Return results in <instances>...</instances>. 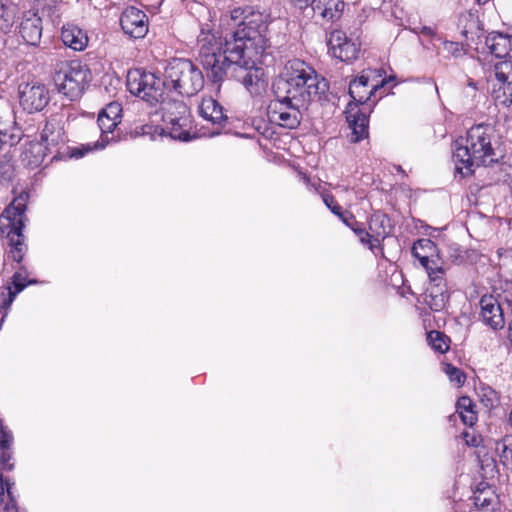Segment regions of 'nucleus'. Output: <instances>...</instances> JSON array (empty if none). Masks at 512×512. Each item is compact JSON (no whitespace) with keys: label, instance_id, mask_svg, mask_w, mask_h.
I'll use <instances>...</instances> for the list:
<instances>
[{"label":"nucleus","instance_id":"5","mask_svg":"<svg viewBox=\"0 0 512 512\" xmlns=\"http://www.w3.org/2000/svg\"><path fill=\"white\" fill-rule=\"evenodd\" d=\"M14 195L12 201L4 208L1 216L8 221L7 225L1 227V232L5 233L8 250L4 254L5 260H12L21 263L28 251L25 243L24 229L29 221L26 212L30 193L22 190L17 193L16 189L12 190Z\"/></svg>","mask_w":512,"mask_h":512},{"label":"nucleus","instance_id":"52","mask_svg":"<svg viewBox=\"0 0 512 512\" xmlns=\"http://www.w3.org/2000/svg\"><path fill=\"white\" fill-rule=\"evenodd\" d=\"M28 281H31V282H32V285L37 283V280H36V279H28Z\"/></svg>","mask_w":512,"mask_h":512},{"label":"nucleus","instance_id":"26","mask_svg":"<svg viewBox=\"0 0 512 512\" xmlns=\"http://www.w3.org/2000/svg\"><path fill=\"white\" fill-rule=\"evenodd\" d=\"M114 136L99 138L97 141L93 143H87V144H81L80 146L76 147H70V146H64L65 151L63 153H66L68 155V158H75L80 159L87 155L89 152L96 151V150H102L104 149L109 143L116 142Z\"/></svg>","mask_w":512,"mask_h":512},{"label":"nucleus","instance_id":"36","mask_svg":"<svg viewBox=\"0 0 512 512\" xmlns=\"http://www.w3.org/2000/svg\"><path fill=\"white\" fill-rule=\"evenodd\" d=\"M349 227L359 237L360 242L364 245H368V247L371 251H374V249H376L380 246V245H373L372 240H374V237L371 234V232L369 233L364 228L359 227L358 223L355 221L354 218H353V220L350 221Z\"/></svg>","mask_w":512,"mask_h":512},{"label":"nucleus","instance_id":"46","mask_svg":"<svg viewBox=\"0 0 512 512\" xmlns=\"http://www.w3.org/2000/svg\"><path fill=\"white\" fill-rule=\"evenodd\" d=\"M6 496L11 498L10 482H0V505L4 503Z\"/></svg>","mask_w":512,"mask_h":512},{"label":"nucleus","instance_id":"25","mask_svg":"<svg viewBox=\"0 0 512 512\" xmlns=\"http://www.w3.org/2000/svg\"><path fill=\"white\" fill-rule=\"evenodd\" d=\"M369 230L374 237L373 245H380L391 232L390 219L382 213H374L369 221Z\"/></svg>","mask_w":512,"mask_h":512},{"label":"nucleus","instance_id":"1","mask_svg":"<svg viewBox=\"0 0 512 512\" xmlns=\"http://www.w3.org/2000/svg\"><path fill=\"white\" fill-rule=\"evenodd\" d=\"M230 15L238 23L223 36L206 24L201 26L197 37L205 81L216 94L220 93L222 83L233 78L239 69L268 66L273 61L269 36L270 13L258 6L246 5L234 8Z\"/></svg>","mask_w":512,"mask_h":512},{"label":"nucleus","instance_id":"47","mask_svg":"<svg viewBox=\"0 0 512 512\" xmlns=\"http://www.w3.org/2000/svg\"><path fill=\"white\" fill-rule=\"evenodd\" d=\"M0 136L8 141V143H6L5 145L13 146L18 142L16 136L9 135L7 132H3L2 130H0Z\"/></svg>","mask_w":512,"mask_h":512},{"label":"nucleus","instance_id":"32","mask_svg":"<svg viewBox=\"0 0 512 512\" xmlns=\"http://www.w3.org/2000/svg\"><path fill=\"white\" fill-rule=\"evenodd\" d=\"M427 341L433 350L445 353L449 349V339L439 331H430L427 334Z\"/></svg>","mask_w":512,"mask_h":512},{"label":"nucleus","instance_id":"44","mask_svg":"<svg viewBox=\"0 0 512 512\" xmlns=\"http://www.w3.org/2000/svg\"><path fill=\"white\" fill-rule=\"evenodd\" d=\"M7 2L8 0H0V19L5 22L6 27H9L11 25L12 15Z\"/></svg>","mask_w":512,"mask_h":512},{"label":"nucleus","instance_id":"34","mask_svg":"<svg viewBox=\"0 0 512 512\" xmlns=\"http://www.w3.org/2000/svg\"><path fill=\"white\" fill-rule=\"evenodd\" d=\"M499 268L503 275L512 280V248L499 249Z\"/></svg>","mask_w":512,"mask_h":512},{"label":"nucleus","instance_id":"2","mask_svg":"<svg viewBox=\"0 0 512 512\" xmlns=\"http://www.w3.org/2000/svg\"><path fill=\"white\" fill-rule=\"evenodd\" d=\"M205 77L198 66L190 59L172 58L165 67L164 79L143 69L129 71L128 91L154 106L163 102L165 91H173L185 97L196 95L203 89Z\"/></svg>","mask_w":512,"mask_h":512},{"label":"nucleus","instance_id":"31","mask_svg":"<svg viewBox=\"0 0 512 512\" xmlns=\"http://www.w3.org/2000/svg\"><path fill=\"white\" fill-rule=\"evenodd\" d=\"M495 452L504 465L512 464V435H506L497 441Z\"/></svg>","mask_w":512,"mask_h":512},{"label":"nucleus","instance_id":"42","mask_svg":"<svg viewBox=\"0 0 512 512\" xmlns=\"http://www.w3.org/2000/svg\"><path fill=\"white\" fill-rule=\"evenodd\" d=\"M299 175L303 183L310 191H313L316 194H320V178L317 175L311 177L304 172H300Z\"/></svg>","mask_w":512,"mask_h":512},{"label":"nucleus","instance_id":"27","mask_svg":"<svg viewBox=\"0 0 512 512\" xmlns=\"http://www.w3.org/2000/svg\"><path fill=\"white\" fill-rule=\"evenodd\" d=\"M438 252L436 244L427 238L417 240L412 246V254L419 262L434 257Z\"/></svg>","mask_w":512,"mask_h":512},{"label":"nucleus","instance_id":"11","mask_svg":"<svg viewBox=\"0 0 512 512\" xmlns=\"http://www.w3.org/2000/svg\"><path fill=\"white\" fill-rule=\"evenodd\" d=\"M309 104L293 100L288 101L275 97L268 105V116L272 122L288 129H294L300 124V108Z\"/></svg>","mask_w":512,"mask_h":512},{"label":"nucleus","instance_id":"39","mask_svg":"<svg viewBox=\"0 0 512 512\" xmlns=\"http://www.w3.org/2000/svg\"><path fill=\"white\" fill-rule=\"evenodd\" d=\"M13 441L12 431L4 425V421L0 418V451L11 450Z\"/></svg>","mask_w":512,"mask_h":512},{"label":"nucleus","instance_id":"4","mask_svg":"<svg viewBox=\"0 0 512 512\" xmlns=\"http://www.w3.org/2000/svg\"><path fill=\"white\" fill-rule=\"evenodd\" d=\"M320 80L317 71L300 59L289 60L283 72L274 80L272 91L275 97L307 104L320 100Z\"/></svg>","mask_w":512,"mask_h":512},{"label":"nucleus","instance_id":"8","mask_svg":"<svg viewBox=\"0 0 512 512\" xmlns=\"http://www.w3.org/2000/svg\"><path fill=\"white\" fill-rule=\"evenodd\" d=\"M53 81L60 94L70 101H76L88 87L91 71L87 64L79 60L66 61L55 71Z\"/></svg>","mask_w":512,"mask_h":512},{"label":"nucleus","instance_id":"43","mask_svg":"<svg viewBox=\"0 0 512 512\" xmlns=\"http://www.w3.org/2000/svg\"><path fill=\"white\" fill-rule=\"evenodd\" d=\"M443 51L446 52L450 56L459 57L464 54V47H463V45H461L457 42L444 41L443 42Z\"/></svg>","mask_w":512,"mask_h":512},{"label":"nucleus","instance_id":"20","mask_svg":"<svg viewBox=\"0 0 512 512\" xmlns=\"http://www.w3.org/2000/svg\"><path fill=\"white\" fill-rule=\"evenodd\" d=\"M63 44L73 51H83L88 45V35L85 30L74 24L63 25L61 29Z\"/></svg>","mask_w":512,"mask_h":512},{"label":"nucleus","instance_id":"28","mask_svg":"<svg viewBox=\"0 0 512 512\" xmlns=\"http://www.w3.org/2000/svg\"><path fill=\"white\" fill-rule=\"evenodd\" d=\"M512 40L502 34L490 38L489 48L491 53L497 58H506L510 56Z\"/></svg>","mask_w":512,"mask_h":512},{"label":"nucleus","instance_id":"35","mask_svg":"<svg viewBox=\"0 0 512 512\" xmlns=\"http://www.w3.org/2000/svg\"><path fill=\"white\" fill-rule=\"evenodd\" d=\"M97 124L101 131L100 138H103L104 136L110 137L109 134H113L114 130L119 125L116 120L111 117H107V115L103 114L101 111L98 113Z\"/></svg>","mask_w":512,"mask_h":512},{"label":"nucleus","instance_id":"45","mask_svg":"<svg viewBox=\"0 0 512 512\" xmlns=\"http://www.w3.org/2000/svg\"><path fill=\"white\" fill-rule=\"evenodd\" d=\"M294 5L300 10H305L311 7L313 11L320 9V0H292Z\"/></svg>","mask_w":512,"mask_h":512},{"label":"nucleus","instance_id":"3","mask_svg":"<svg viewBox=\"0 0 512 512\" xmlns=\"http://www.w3.org/2000/svg\"><path fill=\"white\" fill-rule=\"evenodd\" d=\"M493 129L488 125L471 127L466 136L457 138L453 144L455 171L462 177L471 175L474 167L496 162L492 145Z\"/></svg>","mask_w":512,"mask_h":512},{"label":"nucleus","instance_id":"37","mask_svg":"<svg viewBox=\"0 0 512 512\" xmlns=\"http://www.w3.org/2000/svg\"><path fill=\"white\" fill-rule=\"evenodd\" d=\"M443 371L448 376L449 380L452 383H455L457 386H462L465 383V380H466L465 374L460 369L453 366L452 364H449V363L444 364Z\"/></svg>","mask_w":512,"mask_h":512},{"label":"nucleus","instance_id":"50","mask_svg":"<svg viewBox=\"0 0 512 512\" xmlns=\"http://www.w3.org/2000/svg\"><path fill=\"white\" fill-rule=\"evenodd\" d=\"M237 135H239L240 137H243V138H251L252 137L250 134H247V133H237Z\"/></svg>","mask_w":512,"mask_h":512},{"label":"nucleus","instance_id":"23","mask_svg":"<svg viewBox=\"0 0 512 512\" xmlns=\"http://www.w3.org/2000/svg\"><path fill=\"white\" fill-rule=\"evenodd\" d=\"M48 153V147L41 140L31 141L25 145L21 159L25 166L35 169L43 163Z\"/></svg>","mask_w":512,"mask_h":512},{"label":"nucleus","instance_id":"6","mask_svg":"<svg viewBox=\"0 0 512 512\" xmlns=\"http://www.w3.org/2000/svg\"><path fill=\"white\" fill-rule=\"evenodd\" d=\"M376 71L365 70L360 76L350 82L349 94L352 101L345 110L346 120L352 130L350 141L357 143L368 136L367 111L361 110L359 105L365 104L371 96L382 87L385 80L376 81Z\"/></svg>","mask_w":512,"mask_h":512},{"label":"nucleus","instance_id":"38","mask_svg":"<svg viewBox=\"0 0 512 512\" xmlns=\"http://www.w3.org/2000/svg\"><path fill=\"white\" fill-rule=\"evenodd\" d=\"M14 458L12 450L0 451V480H9L3 476V471H11L14 468Z\"/></svg>","mask_w":512,"mask_h":512},{"label":"nucleus","instance_id":"17","mask_svg":"<svg viewBox=\"0 0 512 512\" xmlns=\"http://www.w3.org/2000/svg\"><path fill=\"white\" fill-rule=\"evenodd\" d=\"M479 304L482 322L493 330L502 329L505 319L498 300L492 295H484Z\"/></svg>","mask_w":512,"mask_h":512},{"label":"nucleus","instance_id":"13","mask_svg":"<svg viewBox=\"0 0 512 512\" xmlns=\"http://www.w3.org/2000/svg\"><path fill=\"white\" fill-rule=\"evenodd\" d=\"M120 26L125 35L132 39H142L148 33V16L144 11L128 6L120 15Z\"/></svg>","mask_w":512,"mask_h":512},{"label":"nucleus","instance_id":"48","mask_svg":"<svg viewBox=\"0 0 512 512\" xmlns=\"http://www.w3.org/2000/svg\"><path fill=\"white\" fill-rule=\"evenodd\" d=\"M253 125L255 126V129L259 132V133H262L263 135L265 134V132H260V129L263 126H266V123L261 120V119H258V120H253Z\"/></svg>","mask_w":512,"mask_h":512},{"label":"nucleus","instance_id":"54","mask_svg":"<svg viewBox=\"0 0 512 512\" xmlns=\"http://www.w3.org/2000/svg\"><path fill=\"white\" fill-rule=\"evenodd\" d=\"M54 2H57V0H53Z\"/></svg>","mask_w":512,"mask_h":512},{"label":"nucleus","instance_id":"19","mask_svg":"<svg viewBox=\"0 0 512 512\" xmlns=\"http://www.w3.org/2000/svg\"><path fill=\"white\" fill-rule=\"evenodd\" d=\"M199 115L214 125L225 127L229 121L224 107L213 97L203 98L199 107Z\"/></svg>","mask_w":512,"mask_h":512},{"label":"nucleus","instance_id":"22","mask_svg":"<svg viewBox=\"0 0 512 512\" xmlns=\"http://www.w3.org/2000/svg\"><path fill=\"white\" fill-rule=\"evenodd\" d=\"M474 505L486 511H493L498 504V495L492 485L488 482H478L473 488Z\"/></svg>","mask_w":512,"mask_h":512},{"label":"nucleus","instance_id":"49","mask_svg":"<svg viewBox=\"0 0 512 512\" xmlns=\"http://www.w3.org/2000/svg\"><path fill=\"white\" fill-rule=\"evenodd\" d=\"M5 509H6L8 512H17V508H16V506H15L14 504H13L11 507H10L8 504H6V505H5Z\"/></svg>","mask_w":512,"mask_h":512},{"label":"nucleus","instance_id":"51","mask_svg":"<svg viewBox=\"0 0 512 512\" xmlns=\"http://www.w3.org/2000/svg\"><path fill=\"white\" fill-rule=\"evenodd\" d=\"M479 4H485L487 3L489 0H476Z\"/></svg>","mask_w":512,"mask_h":512},{"label":"nucleus","instance_id":"16","mask_svg":"<svg viewBox=\"0 0 512 512\" xmlns=\"http://www.w3.org/2000/svg\"><path fill=\"white\" fill-rule=\"evenodd\" d=\"M40 140L48 147L49 154H52V149H55L52 160H61L63 158V154L58 146L65 144L66 136L59 122L55 119L47 120L40 133Z\"/></svg>","mask_w":512,"mask_h":512},{"label":"nucleus","instance_id":"9","mask_svg":"<svg viewBox=\"0 0 512 512\" xmlns=\"http://www.w3.org/2000/svg\"><path fill=\"white\" fill-rule=\"evenodd\" d=\"M421 266L426 270L430 284L427 288L425 302L434 311L442 310L449 300V289L446 282V268L439 255L420 261Z\"/></svg>","mask_w":512,"mask_h":512},{"label":"nucleus","instance_id":"53","mask_svg":"<svg viewBox=\"0 0 512 512\" xmlns=\"http://www.w3.org/2000/svg\"><path fill=\"white\" fill-rule=\"evenodd\" d=\"M322 84L326 82V80L322 77L321 78Z\"/></svg>","mask_w":512,"mask_h":512},{"label":"nucleus","instance_id":"40","mask_svg":"<svg viewBox=\"0 0 512 512\" xmlns=\"http://www.w3.org/2000/svg\"><path fill=\"white\" fill-rule=\"evenodd\" d=\"M100 111L103 112V114H106L107 117H111L114 120H116L117 123H119V124L121 123L122 112H123L121 103H119L117 101L110 102L104 108H102Z\"/></svg>","mask_w":512,"mask_h":512},{"label":"nucleus","instance_id":"29","mask_svg":"<svg viewBox=\"0 0 512 512\" xmlns=\"http://www.w3.org/2000/svg\"><path fill=\"white\" fill-rule=\"evenodd\" d=\"M474 404L469 397H461L457 401V411L464 424L473 426L477 421V415L474 411Z\"/></svg>","mask_w":512,"mask_h":512},{"label":"nucleus","instance_id":"41","mask_svg":"<svg viewBox=\"0 0 512 512\" xmlns=\"http://www.w3.org/2000/svg\"><path fill=\"white\" fill-rule=\"evenodd\" d=\"M15 177L14 165L10 162L0 163V181L1 183H11Z\"/></svg>","mask_w":512,"mask_h":512},{"label":"nucleus","instance_id":"33","mask_svg":"<svg viewBox=\"0 0 512 512\" xmlns=\"http://www.w3.org/2000/svg\"><path fill=\"white\" fill-rule=\"evenodd\" d=\"M324 204L330 209V211L338 216L347 226H350V221L353 220V216L348 212H343L342 207L336 202V200L330 195H323Z\"/></svg>","mask_w":512,"mask_h":512},{"label":"nucleus","instance_id":"24","mask_svg":"<svg viewBox=\"0 0 512 512\" xmlns=\"http://www.w3.org/2000/svg\"><path fill=\"white\" fill-rule=\"evenodd\" d=\"M26 271L25 266L21 265L19 270L12 275L11 286L8 287L7 294L2 293L4 306L10 307L16 295L21 293L29 285H32V282L28 281V279L22 275V272L26 273Z\"/></svg>","mask_w":512,"mask_h":512},{"label":"nucleus","instance_id":"7","mask_svg":"<svg viewBox=\"0 0 512 512\" xmlns=\"http://www.w3.org/2000/svg\"><path fill=\"white\" fill-rule=\"evenodd\" d=\"M163 107L162 120L166 127L162 126H148L143 127V133H151L159 136H168L172 140L180 142H190L197 138L195 132H191V119L188 106L183 101H173Z\"/></svg>","mask_w":512,"mask_h":512},{"label":"nucleus","instance_id":"10","mask_svg":"<svg viewBox=\"0 0 512 512\" xmlns=\"http://www.w3.org/2000/svg\"><path fill=\"white\" fill-rule=\"evenodd\" d=\"M50 99V91L44 83L32 80L18 86L19 105L28 114L42 112Z\"/></svg>","mask_w":512,"mask_h":512},{"label":"nucleus","instance_id":"12","mask_svg":"<svg viewBox=\"0 0 512 512\" xmlns=\"http://www.w3.org/2000/svg\"><path fill=\"white\" fill-rule=\"evenodd\" d=\"M327 47L328 53L332 57L343 62L356 60L360 53V43L358 39L348 37L347 34L340 29L330 31L327 39Z\"/></svg>","mask_w":512,"mask_h":512},{"label":"nucleus","instance_id":"15","mask_svg":"<svg viewBox=\"0 0 512 512\" xmlns=\"http://www.w3.org/2000/svg\"><path fill=\"white\" fill-rule=\"evenodd\" d=\"M233 79L239 81L252 97L262 96L268 86L259 65H255L253 68L239 69Z\"/></svg>","mask_w":512,"mask_h":512},{"label":"nucleus","instance_id":"14","mask_svg":"<svg viewBox=\"0 0 512 512\" xmlns=\"http://www.w3.org/2000/svg\"><path fill=\"white\" fill-rule=\"evenodd\" d=\"M496 83L493 84V98L503 104L512 103V61L503 60L495 64Z\"/></svg>","mask_w":512,"mask_h":512},{"label":"nucleus","instance_id":"21","mask_svg":"<svg viewBox=\"0 0 512 512\" xmlns=\"http://www.w3.org/2000/svg\"><path fill=\"white\" fill-rule=\"evenodd\" d=\"M458 28L467 43H476L482 36V28L476 13L466 11L458 20Z\"/></svg>","mask_w":512,"mask_h":512},{"label":"nucleus","instance_id":"18","mask_svg":"<svg viewBox=\"0 0 512 512\" xmlns=\"http://www.w3.org/2000/svg\"><path fill=\"white\" fill-rule=\"evenodd\" d=\"M42 19L37 13H24L19 25V34L27 45L37 46L42 37Z\"/></svg>","mask_w":512,"mask_h":512},{"label":"nucleus","instance_id":"30","mask_svg":"<svg viewBox=\"0 0 512 512\" xmlns=\"http://www.w3.org/2000/svg\"><path fill=\"white\" fill-rule=\"evenodd\" d=\"M344 6L343 0H322V18H327L331 21L340 19Z\"/></svg>","mask_w":512,"mask_h":512}]
</instances>
